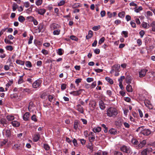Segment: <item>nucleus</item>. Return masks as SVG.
<instances>
[{
  "mask_svg": "<svg viewBox=\"0 0 155 155\" xmlns=\"http://www.w3.org/2000/svg\"><path fill=\"white\" fill-rule=\"evenodd\" d=\"M117 110L113 107L109 108L107 111V114L109 117H114L117 114Z\"/></svg>",
  "mask_w": 155,
  "mask_h": 155,
  "instance_id": "obj_1",
  "label": "nucleus"
},
{
  "mask_svg": "<svg viewBox=\"0 0 155 155\" xmlns=\"http://www.w3.org/2000/svg\"><path fill=\"white\" fill-rule=\"evenodd\" d=\"M121 151L127 153H130L131 152V150L130 147L128 146L123 145L120 148Z\"/></svg>",
  "mask_w": 155,
  "mask_h": 155,
  "instance_id": "obj_2",
  "label": "nucleus"
},
{
  "mask_svg": "<svg viewBox=\"0 0 155 155\" xmlns=\"http://www.w3.org/2000/svg\"><path fill=\"white\" fill-rule=\"evenodd\" d=\"M152 149L151 147H149L143 150L141 152L142 155H147V154L151 152L152 151Z\"/></svg>",
  "mask_w": 155,
  "mask_h": 155,
  "instance_id": "obj_3",
  "label": "nucleus"
},
{
  "mask_svg": "<svg viewBox=\"0 0 155 155\" xmlns=\"http://www.w3.org/2000/svg\"><path fill=\"white\" fill-rule=\"evenodd\" d=\"M151 131L149 129H145L141 131V133L144 135L147 136L150 134Z\"/></svg>",
  "mask_w": 155,
  "mask_h": 155,
  "instance_id": "obj_4",
  "label": "nucleus"
},
{
  "mask_svg": "<svg viewBox=\"0 0 155 155\" xmlns=\"http://www.w3.org/2000/svg\"><path fill=\"white\" fill-rule=\"evenodd\" d=\"M41 83V81L39 80H37L33 83L32 85L33 87L35 88H37L40 86Z\"/></svg>",
  "mask_w": 155,
  "mask_h": 155,
  "instance_id": "obj_5",
  "label": "nucleus"
},
{
  "mask_svg": "<svg viewBox=\"0 0 155 155\" xmlns=\"http://www.w3.org/2000/svg\"><path fill=\"white\" fill-rule=\"evenodd\" d=\"M147 70L146 69H141L139 72V77L140 78H142L145 76Z\"/></svg>",
  "mask_w": 155,
  "mask_h": 155,
  "instance_id": "obj_6",
  "label": "nucleus"
},
{
  "mask_svg": "<svg viewBox=\"0 0 155 155\" xmlns=\"http://www.w3.org/2000/svg\"><path fill=\"white\" fill-rule=\"evenodd\" d=\"M144 103L145 105L149 109H152L153 108V106L149 101L146 100L144 101Z\"/></svg>",
  "mask_w": 155,
  "mask_h": 155,
  "instance_id": "obj_7",
  "label": "nucleus"
},
{
  "mask_svg": "<svg viewBox=\"0 0 155 155\" xmlns=\"http://www.w3.org/2000/svg\"><path fill=\"white\" fill-rule=\"evenodd\" d=\"M89 137H88V140L90 142H93L95 140V137L94 134L91 132L89 133Z\"/></svg>",
  "mask_w": 155,
  "mask_h": 155,
  "instance_id": "obj_8",
  "label": "nucleus"
},
{
  "mask_svg": "<svg viewBox=\"0 0 155 155\" xmlns=\"http://www.w3.org/2000/svg\"><path fill=\"white\" fill-rule=\"evenodd\" d=\"M146 144V140H143L142 141L140 142L139 144L137 146V148L139 149L142 148L143 147H144Z\"/></svg>",
  "mask_w": 155,
  "mask_h": 155,
  "instance_id": "obj_9",
  "label": "nucleus"
},
{
  "mask_svg": "<svg viewBox=\"0 0 155 155\" xmlns=\"http://www.w3.org/2000/svg\"><path fill=\"white\" fill-rule=\"evenodd\" d=\"M50 28L51 30L57 29L60 28V26L55 23H52L50 25Z\"/></svg>",
  "mask_w": 155,
  "mask_h": 155,
  "instance_id": "obj_10",
  "label": "nucleus"
},
{
  "mask_svg": "<svg viewBox=\"0 0 155 155\" xmlns=\"http://www.w3.org/2000/svg\"><path fill=\"white\" fill-rule=\"evenodd\" d=\"M76 110L81 114H83L84 112V109L80 104L77 105L76 107Z\"/></svg>",
  "mask_w": 155,
  "mask_h": 155,
  "instance_id": "obj_11",
  "label": "nucleus"
},
{
  "mask_svg": "<svg viewBox=\"0 0 155 155\" xmlns=\"http://www.w3.org/2000/svg\"><path fill=\"white\" fill-rule=\"evenodd\" d=\"M99 107L101 109L104 110L106 107L105 104L102 100H100L99 102Z\"/></svg>",
  "mask_w": 155,
  "mask_h": 155,
  "instance_id": "obj_12",
  "label": "nucleus"
},
{
  "mask_svg": "<svg viewBox=\"0 0 155 155\" xmlns=\"http://www.w3.org/2000/svg\"><path fill=\"white\" fill-rule=\"evenodd\" d=\"M132 80V78L131 77L130 75H127L125 78L126 83L128 84L131 83Z\"/></svg>",
  "mask_w": 155,
  "mask_h": 155,
  "instance_id": "obj_13",
  "label": "nucleus"
},
{
  "mask_svg": "<svg viewBox=\"0 0 155 155\" xmlns=\"http://www.w3.org/2000/svg\"><path fill=\"white\" fill-rule=\"evenodd\" d=\"M11 124L14 127H18L20 125V123L16 120H14L11 122Z\"/></svg>",
  "mask_w": 155,
  "mask_h": 155,
  "instance_id": "obj_14",
  "label": "nucleus"
},
{
  "mask_svg": "<svg viewBox=\"0 0 155 155\" xmlns=\"http://www.w3.org/2000/svg\"><path fill=\"white\" fill-rule=\"evenodd\" d=\"M0 123L4 127H6L7 125V122L5 119L2 118L0 120Z\"/></svg>",
  "mask_w": 155,
  "mask_h": 155,
  "instance_id": "obj_15",
  "label": "nucleus"
},
{
  "mask_svg": "<svg viewBox=\"0 0 155 155\" xmlns=\"http://www.w3.org/2000/svg\"><path fill=\"white\" fill-rule=\"evenodd\" d=\"M109 133L111 134L115 135L117 134V131L116 129L114 128H111L109 130Z\"/></svg>",
  "mask_w": 155,
  "mask_h": 155,
  "instance_id": "obj_16",
  "label": "nucleus"
},
{
  "mask_svg": "<svg viewBox=\"0 0 155 155\" xmlns=\"http://www.w3.org/2000/svg\"><path fill=\"white\" fill-rule=\"evenodd\" d=\"M3 131L5 132V135L7 137H9L11 136V131L9 129H4Z\"/></svg>",
  "mask_w": 155,
  "mask_h": 155,
  "instance_id": "obj_17",
  "label": "nucleus"
},
{
  "mask_svg": "<svg viewBox=\"0 0 155 155\" xmlns=\"http://www.w3.org/2000/svg\"><path fill=\"white\" fill-rule=\"evenodd\" d=\"M79 124V122L77 120H75L74 124V128L75 130H77Z\"/></svg>",
  "mask_w": 155,
  "mask_h": 155,
  "instance_id": "obj_18",
  "label": "nucleus"
},
{
  "mask_svg": "<svg viewBox=\"0 0 155 155\" xmlns=\"http://www.w3.org/2000/svg\"><path fill=\"white\" fill-rule=\"evenodd\" d=\"M40 135L39 134H38L34 136L33 139L35 142L37 141L40 138Z\"/></svg>",
  "mask_w": 155,
  "mask_h": 155,
  "instance_id": "obj_19",
  "label": "nucleus"
},
{
  "mask_svg": "<svg viewBox=\"0 0 155 155\" xmlns=\"http://www.w3.org/2000/svg\"><path fill=\"white\" fill-rule=\"evenodd\" d=\"M29 116V113L26 112L24 115L23 119L25 120H28Z\"/></svg>",
  "mask_w": 155,
  "mask_h": 155,
  "instance_id": "obj_20",
  "label": "nucleus"
},
{
  "mask_svg": "<svg viewBox=\"0 0 155 155\" xmlns=\"http://www.w3.org/2000/svg\"><path fill=\"white\" fill-rule=\"evenodd\" d=\"M45 12L46 10L45 9H40L37 11L38 14L41 15H43Z\"/></svg>",
  "mask_w": 155,
  "mask_h": 155,
  "instance_id": "obj_21",
  "label": "nucleus"
},
{
  "mask_svg": "<svg viewBox=\"0 0 155 155\" xmlns=\"http://www.w3.org/2000/svg\"><path fill=\"white\" fill-rule=\"evenodd\" d=\"M126 90L127 91L129 92H132L133 91L132 87L130 84H128L127 86Z\"/></svg>",
  "mask_w": 155,
  "mask_h": 155,
  "instance_id": "obj_22",
  "label": "nucleus"
},
{
  "mask_svg": "<svg viewBox=\"0 0 155 155\" xmlns=\"http://www.w3.org/2000/svg\"><path fill=\"white\" fill-rule=\"evenodd\" d=\"M93 36V32L91 31H89L88 32V35H86V38L87 39H88L90 38H91Z\"/></svg>",
  "mask_w": 155,
  "mask_h": 155,
  "instance_id": "obj_23",
  "label": "nucleus"
},
{
  "mask_svg": "<svg viewBox=\"0 0 155 155\" xmlns=\"http://www.w3.org/2000/svg\"><path fill=\"white\" fill-rule=\"evenodd\" d=\"M6 119L8 121H12L15 119L14 117L12 115H8L6 117Z\"/></svg>",
  "mask_w": 155,
  "mask_h": 155,
  "instance_id": "obj_24",
  "label": "nucleus"
},
{
  "mask_svg": "<svg viewBox=\"0 0 155 155\" xmlns=\"http://www.w3.org/2000/svg\"><path fill=\"white\" fill-rule=\"evenodd\" d=\"M134 11L135 12L138 13L140 12V11L142 10L143 8L142 7L140 6L138 8H137V7H136L134 8Z\"/></svg>",
  "mask_w": 155,
  "mask_h": 155,
  "instance_id": "obj_25",
  "label": "nucleus"
},
{
  "mask_svg": "<svg viewBox=\"0 0 155 155\" xmlns=\"http://www.w3.org/2000/svg\"><path fill=\"white\" fill-rule=\"evenodd\" d=\"M87 147L88 149H89L91 151H92L93 150V147L92 142H90V143H89L87 146Z\"/></svg>",
  "mask_w": 155,
  "mask_h": 155,
  "instance_id": "obj_26",
  "label": "nucleus"
},
{
  "mask_svg": "<svg viewBox=\"0 0 155 155\" xmlns=\"http://www.w3.org/2000/svg\"><path fill=\"white\" fill-rule=\"evenodd\" d=\"M113 68L116 71H119L120 68V65L119 64H116L114 65Z\"/></svg>",
  "mask_w": 155,
  "mask_h": 155,
  "instance_id": "obj_27",
  "label": "nucleus"
},
{
  "mask_svg": "<svg viewBox=\"0 0 155 155\" xmlns=\"http://www.w3.org/2000/svg\"><path fill=\"white\" fill-rule=\"evenodd\" d=\"M150 26L152 27V30L155 31V21H153L150 24Z\"/></svg>",
  "mask_w": 155,
  "mask_h": 155,
  "instance_id": "obj_28",
  "label": "nucleus"
},
{
  "mask_svg": "<svg viewBox=\"0 0 155 155\" xmlns=\"http://www.w3.org/2000/svg\"><path fill=\"white\" fill-rule=\"evenodd\" d=\"M149 25L145 22H143L142 24V26L144 28L147 29L149 28Z\"/></svg>",
  "mask_w": 155,
  "mask_h": 155,
  "instance_id": "obj_29",
  "label": "nucleus"
},
{
  "mask_svg": "<svg viewBox=\"0 0 155 155\" xmlns=\"http://www.w3.org/2000/svg\"><path fill=\"white\" fill-rule=\"evenodd\" d=\"M64 52L63 50L61 48L58 49L57 51V53L59 55H61L63 54Z\"/></svg>",
  "mask_w": 155,
  "mask_h": 155,
  "instance_id": "obj_30",
  "label": "nucleus"
},
{
  "mask_svg": "<svg viewBox=\"0 0 155 155\" xmlns=\"http://www.w3.org/2000/svg\"><path fill=\"white\" fill-rule=\"evenodd\" d=\"M101 130V128L100 127H95L93 129V131L94 132H100Z\"/></svg>",
  "mask_w": 155,
  "mask_h": 155,
  "instance_id": "obj_31",
  "label": "nucleus"
},
{
  "mask_svg": "<svg viewBox=\"0 0 155 155\" xmlns=\"http://www.w3.org/2000/svg\"><path fill=\"white\" fill-rule=\"evenodd\" d=\"M25 18L21 15L19 16L18 18V21L21 22H23L25 21Z\"/></svg>",
  "mask_w": 155,
  "mask_h": 155,
  "instance_id": "obj_32",
  "label": "nucleus"
},
{
  "mask_svg": "<svg viewBox=\"0 0 155 155\" xmlns=\"http://www.w3.org/2000/svg\"><path fill=\"white\" fill-rule=\"evenodd\" d=\"M28 18H31V19L33 21L34 24L35 25H38V21H37L35 19V18L31 16L28 17Z\"/></svg>",
  "mask_w": 155,
  "mask_h": 155,
  "instance_id": "obj_33",
  "label": "nucleus"
},
{
  "mask_svg": "<svg viewBox=\"0 0 155 155\" xmlns=\"http://www.w3.org/2000/svg\"><path fill=\"white\" fill-rule=\"evenodd\" d=\"M44 25L43 24H39L38 25V28L39 30V32H41L43 28Z\"/></svg>",
  "mask_w": 155,
  "mask_h": 155,
  "instance_id": "obj_34",
  "label": "nucleus"
},
{
  "mask_svg": "<svg viewBox=\"0 0 155 155\" xmlns=\"http://www.w3.org/2000/svg\"><path fill=\"white\" fill-rule=\"evenodd\" d=\"M8 140L6 139H5L3 140L2 141L0 142V146L1 147L3 146L7 142Z\"/></svg>",
  "mask_w": 155,
  "mask_h": 155,
  "instance_id": "obj_35",
  "label": "nucleus"
},
{
  "mask_svg": "<svg viewBox=\"0 0 155 155\" xmlns=\"http://www.w3.org/2000/svg\"><path fill=\"white\" fill-rule=\"evenodd\" d=\"M105 80L110 84H113V80L109 77H106L105 78Z\"/></svg>",
  "mask_w": 155,
  "mask_h": 155,
  "instance_id": "obj_36",
  "label": "nucleus"
},
{
  "mask_svg": "<svg viewBox=\"0 0 155 155\" xmlns=\"http://www.w3.org/2000/svg\"><path fill=\"white\" fill-rule=\"evenodd\" d=\"M60 30L58 29L54 31L53 32V34L54 35H58L60 34Z\"/></svg>",
  "mask_w": 155,
  "mask_h": 155,
  "instance_id": "obj_37",
  "label": "nucleus"
},
{
  "mask_svg": "<svg viewBox=\"0 0 155 155\" xmlns=\"http://www.w3.org/2000/svg\"><path fill=\"white\" fill-rule=\"evenodd\" d=\"M125 15V12H119L118 14V16L121 18L124 17Z\"/></svg>",
  "mask_w": 155,
  "mask_h": 155,
  "instance_id": "obj_38",
  "label": "nucleus"
},
{
  "mask_svg": "<svg viewBox=\"0 0 155 155\" xmlns=\"http://www.w3.org/2000/svg\"><path fill=\"white\" fill-rule=\"evenodd\" d=\"M131 141L132 143L134 145H137L138 143V141L136 139L134 138L132 139Z\"/></svg>",
  "mask_w": 155,
  "mask_h": 155,
  "instance_id": "obj_39",
  "label": "nucleus"
},
{
  "mask_svg": "<svg viewBox=\"0 0 155 155\" xmlns=\"http://www.w3.org/2000/svg\"><path fill=\"white\" fill-rule=\"evenodd\" d=\"M41 97L42 99H45L47 98L48 96H47V94L46 93H43L41 96Z\"/></svg>",
  "mask_w": 155,
  "mask_h": 155,
  "instance_id": "obj_40",
  "label": "nucleus"
},
{
  "mask_svg": "<svg viewBox=\"0 0 155 155\" xmlns=\"http://www.w3.org/2000/svg\"><path fill=\"white\" fill-rule=\"evenodd\" d=\"M70 38L72 40L77 41L78 40V38L74 35H71L70 36Z\"/></svg>",
  "mask_w": 155,
  "mask_h": 155,
  "instance_id": "obj_41",
  "label": "nucleus"
},
{
  "mask_svg": "<svg viewBox=\"0 0 155 155\" xmlns=\"http://www.w3.org/2000/svg\"><path fill=\"white\" fill-rule=\"evenodd\" d=\"M16 63L17 64H20L21 65H24L25 64V62L23 61H22L20 60H17L16 61Z\"/></svg>",
  "mask_w": 155,
  "mask_h": 155,
  "instance_id": "obj_42",
  "label": "nucleus"
},
{
  "mask_svg": "<svg viewBox=\"0 0 155 155\" xmlns=\"http://www.w3.org/2000/svg\"><path fill=\"white\" fill-rule=\"evenodd\" d=\"M25 65L27 67L29 68H31L32 66L31 63L29 61H28L26 62Z\"/></svg>",
  "mask_w": 155,
  "mask_h": 155,
  "instance_id": "obj_43",
  "label": "nucleus"
},
{
  "mask_svg": "<svg viewBox=\"0 0 155 155\" xmlns=\"http://www.w3.org/2000/svg\"><path fill=\"white\" fill-rule=\"evenodd\" d=\"M6 48L7 50H8L10 51H12L13 49L12 46L11 45L7 46L6 47Z\"/></svg>",
  "mask_w": 155,
  "mask_h": 155,
  "instance_id": "obj_44",
  "label": "nucleus"
},
{
  "mask_svg": "<svg viewBox=\"0 0 155 155\" xmlns=\"http://www.w3.org/2000/svg\"><path fill=\"white\" fill-rule=\"evenodd\" d=\"M43 148L45 150H48L49 149L50 147L48 144H45L43 145Z\"/></svg>",
  "mask_w": 155,
  "mask_h": 155,
  "instance_id": "obj_45",
  "label": "nucleus"
},
{
  "mask_svg": "<svg viewBox=\"0 0 155 155\" xmlns=\"http://www.w3.org/2000/svg\"><path fill=\"white\" fill-rule=\"evenodd\" d=\"M23 76H21L20 77L18 81V84H21L23 82Z\"/></svg>",
  "mask_w": 155,
  "mask_h": 155,
  "instance_id": "obj_46",
  "label": "nucleus"
},
{
  "mask_svg": "<svg viewBox=\"0 0 155 155\" xmlns=\"http://www.w3.org/2000/svg\"><path fill=\"white\" fill-rule=\"evenodd\" d=\"M105 41V38L104 37H102L100 39L99 41L98 44L99 45H101L102 43L104 42Z\"/></svg>",
  "mask_w": 155,
  "mask_h": 155,
  "instance_id": "obj_47",
  "label": "nucleus"
},
{
  "mask_svg": "<svg viewBox=\"0 0 155 155\" xmlns=\"http://www.w3.org/2000/svg\"><path fill=\"white\" fill-rule=\"evenodd\" d=\"M100 28V26L99 25L97 26H94L92 28V29L94 31H96L98 30Z\"/></svg>",
  "mask_w": 155,
  "mask_h": 155,
  "instance_id": "obj_48",
  "label": "nucleus"
},
{
  "mask_svg": "<svg viewBox=\"0 0 155 155\" xmlns=\"http://www.w3.org/2000/svg\"><path fill=\"white\" fill-rule=\"evenodd\" d=\"M42 3V0H38L35 2L37 5L39 6Z\"/></svg>",
  "mask_w": 155,
  "mask_h": 155,
  "instance_id": "obj_49",
  "label": "nucleus"
},
{
  "mask_svg": "<svg viewBox=\"0 0 155 155\" xmlns=\"http://www.w3.org/2000/svg\"><path fill=\"white\" fill-rule=\"evenodd\" d=\"M18 5L15 3H14L13 4L12 6V10L13 11H14L17 8Z\"/></svg>",
  "mask_w": 155,
  "mask_h": 155,
  "instance_id": "obj_50",
  "label": "nucleus"
},
{
  "mask_svg": "<svg viewBox=\"0 0 155 155\" xmlns=\"http://www.w3.org/2000/svg\"><path fill=\"white\" fill-rule=\"evenodd\" d=\"M80 6H81L79 4L75 3L72 5V7L73 8H78L80 7Z\"/></svg>",
  "mask_w": 155,
  "mask_h": 155,
  "instance_id": "obj_51",
  "label": "nucleus"
},
{
  "mask_svg": "<svg viewBox=\"0 0 155 155\" xmlns=\"http://www.w3.org/2000/svg\"><path fill=\"white\" fill-rule=\"evenodd\" d=\"M94 79L92 78H88L86 79V81L87 82L90 83L92 81H93Z\"/></svg>",
  "mask_w": 155,
  "mask_h": 155,
  "instance_id": "obj_52",
  "label": "nucleus"
},
{
  "mask_svg": "<svg viewBox=\"0 0 155 155\" xmlns=\"http://www.w3.org/2000/svg\"><path fill=\"white\" fill-rule=\"evenodd\" d=\"M144 34H145L144 31L143 30H141L139 32V34L140 36V37L141 38L143 37Z\"/></svg>",
  "mask_w": 155,
  "mask_h": 155,
  "instance_id": "obj_53",
  "label": "nucleus"
},
{
  "mask_svg": "<svg viewBox=\"0 0 155 155\" xmlns=\"http://www.w3.org/2000/svg\"><path fill=\"white\" fill-rule=\"evenodd\" d=\"M82 79L81 78H78L75 81V83L77 84V85H78V84L79 83L81 82Z\"/></svg>",
  "mask_w": 155,
  "mask_h": 155,
  "instance_id": "obj_54",
  "label": "nucleus"
},
{
  "mask_svg": "<svg viewBox=\"0 0 155 155\" xmlns=\"http://www.w3.org/2000/svg\"><path fill=\"white\" fill-rule=\"evenodd\" d=\"M48 97L49 101L50 102L52 101L54 98L53 96L52 95H49Z\"/></svg>",
  "mask_w": 155,
  "mask_h": 155,
  "instance_id": "obj_55",
  "label": "nucleus"
},
{
  "mask_svg": "<svg viewBox=\"0 0 155 155\" xmlns=\"http://www.w3.org/2000/svg\"><path fill=\"white\" fill-rule=\"evenodd\" d=\"M31 119L34 121H37V119L35 115H33L31 117Z\"/></svg>",
  "mask_w": 155,
  "mask_h": 155,
  "instance_id": "obj_56",
  "label": "nucleus"
},
{
  "mask_svg": "<svg viewBox=\"0 0 155 155\" xmlns=\"http://www.w3.org/2000/svg\"><path fill=\"white\" fill-rule=\"evenodd\" d=\"M123 124L124 127L127 128H129L130 127V124L126 122H124L123 123Z\"/></svg>",
  "mask_w": 155,
  "mask_h": 155,
  "instance_id": "obj_57",
  "label": "nucleus"
},
{
  "mask_svg": "<svg viewBox=\"0 0 155 155\" xmlns=\"http://www.w3.org/2000/svg\"><path fill=\"white\" fill-rule=\"evenodd\" d=\"M65 3V2L64 0H61L60 2L58 3V6H60L63 5Z\"/></svg>",
  "mask_w": 155,
  "mask_h": 155,
  "instance_id": "obj_58",
  "label": "nucleus"
},
{
  "mask_svg": "<svg viewBox=\"0 0 155 155\" xmlns=\"http://www.w3.org/2000/svg\"><path fill=\"white\" fill-rule=\"evenodd\" d=\"M130 24L132 27L134 28L136 27V24L133 21H131L130 22Z\"/></svg>",
  "mask_w": 155,
  "mask_h": 155,
  "instance_id": "obj_59",
  "label": "nucleus"
},
{
  "mask_svg": "<svg viewBox=\"0 0 155 155\" xmlns=\"http://www.w3.org/2000/svg\"><path fill=\"white\" fill-rule=\"evenodd\" d=\"M81 144L82 145H84L86 143V140L83 139H80Z\"/></svg>",
  "mask_w": 155,
  "mask_h": 155,
  "instance_id": "obj_60",
  "label": "nucleus"
},
{
  "mask_svg": "<svg viewBox=\"0 0 155 155\" xmlns=\"http://www.w3.org/2000/svg\"><path fill=\"white\" fill-rule=\"evenodd\" d=\"M122 34L124 35V36L125 38H127L128 37L127 34L128 32L126 31H123L122 32Z\"/></svg>",
  "mask_w": 155,
  "mask_h": 155,
  "instance_id": "obj_61",
  "label": "nucleus"
},
{
  "mask_svg": "<svg viewBox=\"0 0 155 155\" xmlns=\"http://www.w3.org/2000/svg\"><path fill=\"white\" fill-rule=\"evenodd\" d=\"M24 5L25 7L26 8L29 7L30 6V3L28 2H24Z\"/></svg>",
  "mask_w": 155,
  "mask_h": 155,
  "instance_id": "obj_62",
  "label": "nucleus"
},
{
  "mask_svg": "<svg viewBox=\"0 0 155 155\" xmlns=\"http://www.w3.org/2000/svg\"><path fill=\"white\" fill-rule=\"evenodd\" d=\"M125 77L124 76H122L120 77V78L118 79V81H119V83L120 82H122L123 80L124 79Z\"/></svg>",
  "mask_w": 155,
  "mask_h": 155,
  "instance_id": "obj_63",
  "label": "nucleus"
},
{
  "mask_svg": "<svg viewBox=\"0 0 155 155\" xmlns=\"http://www.w3.org/2000/svg\"><path fill=\"white\" fill-rule=\"evenodd\" d=\"M72 142L75 146H77L78 145L77 141L75 139H74L73 140Z\"/></svg>",
  "mask_w": 155,
  "mask_h": 155,
  "instance_id": "obj_64",
  "label": "nucleus"
}]
</instances>
